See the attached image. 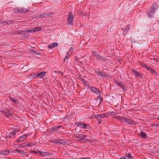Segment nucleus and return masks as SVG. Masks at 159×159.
Masks as SVG:
<instances>
[{"label":"nucleus","instance_id":"39","mask_svg":"<svg viewBox=\"0 0 159 159\" xmlns=\"http://www.w3.org/2000/svg\"><path fill=\"white\" fill-rule=\"evenodd\" d=\"M78 13H79V14L80 15H82L83 16L84 15V13H83V12H82L81 11H79L78 12Z\"/></svg>","mask_w":159,"mask_h":159},{"label":"nucleus","instance_id":"27","mask_svg":"<svg viewBox=\"0 0 159 159\" xmlns=\"http://www.w3.org/2000/svg\"><path fill=\"white\" fill-rule=\"evenodd\" d=\"M46 13L47 16L48 17L51 16H52L54 13L52 12H47Z\"/></svg>","mask_w":159,"mask_h":159},{"label":"nucleus","instance_id":"18","mask_svg":"<svg viewBox=\"0 0 159 159\" xmlns=\"http://www.w3.org/2000/svg\"><path fill=\"white\" fill-rule=\"evenodd\" d=\"M115 82L116 84L118 85L119 86L123 89H124L125 85H123L120 82L116 80L115 81Z\"/></svg>","mask_w":159,"mask_h":159},{"label":"nucleus","instance_id":"11","mask_svg":"<svg viewBox=\"0 0 159 159\" xmlns=\"http://www.w3.org/2000/svg\"><path fill=\"white\" fill-rule=\"evenodd\" d=\"M37 153L43 156H48L49 154V153L48 152H44L41 151H38L37 152Z\"/></svg>","mask_w":159,"mask_h":159},{"label":"nucleus","instance_id":"40","mask_svg":"<svg viewBox=\"0 0 159 159\" xmlns=\"http://www.w3.org/2000/svg\"><path fill=\"white\" fill-rule=\"evenodd\" d=\"M87 87H89H89H90V84H88V83H86L85 84H84Z\"/></svg>","mask_w":159,"mask_h":159},{"label":"nucleus","instance_id":"33","mask_svg":"<svg viewBox=\"0 0 159 159\" xmlns=\"http://www.w3.org/2000/svg\"><path fill=\"white\" fill-rule=\"evenodd\" d=\"M100 59L101 60L103 61H107L106 59L104 57H103V56H101V57L100 58Z\"/></svg>","mask_w":159,"mask_h":159},{"label":"nucleus","instance_id":"41","mask_svg":"<svg viewBox=\"0 0 159 159\" xmlns=\"http://www.w3.org/2000/svg\"><path fill=\"white\" fill-rule=\"evenodd\" d=\"M55 72L56 73H58L60 74L61 75H62V73L61 72H60V71L58 72L57 71H55Z\"/></svg>","mask_w":159,"mask_h":159},{"label":"nucleus","instance_id":"26","mask_svg":"<svg viewBox=\"0 0 159 159\" xmlns=\"http://www.w3.org/2000/svg\"><path fill=\"white\" fill-rule=\"evenodd\" d=\"M93 116H94L95 118H97L98 119V120L100 119V117H101V116L100 115V114H98V115H93Z\"/></svg>","mask_w":159,"mask_h":159},{"label":"nucleus","instance_id":"43","mask_svg":"<svg viewBox=\"0 0 159 159\" xmlns=\"http://www.w3.org/2000/svg\"><path fill=\"white\" fill-rule=\"evenodd\" d=\"M97 53H98L97 52H93V54L95 56H96V55H97Z\"/></svg>","mask_w":159,"mask_h":159},{"label":"nucleus","instance_id":"22","mask_svg":"<svg viewBox=\"0 0 159 159\" xmlns=\"http://www.w3.org/2000/svg\"><path fill=\"white\" fill-rule=\"evenodd\" d=\"M2 113L4 115L7 116V117H9L11 115L9 112H7L4 111H2Z\"/></svg>","mask_w":159,"mask_h":159},{"label":"nucleus","instance_id":"28","mask_svg":"<svg viewBox=\"0 0 159 159\" xmlns=\"http://www.w3.org/2000/svg\"><path fill=\"white\" fill-rule=\"evenodd\" d=\"M149 70L153 74H156V72L152 68L150 67Z\"/></svg>","mask_w":159,"mask_h":159},{"label":"nucleus","instance_id":"25","mask_svg":"<svg viewBox=\"0 0 159 159\" xmlns=\"http://www.w3.org/2000/svg\"><path fill=\"white\" fill-rule=\"evenodd\" d=\"M46 12H44L41 15L39 16V18H44L45 17L47 16L46 15Z\"/></svg>","mask_w":159,"mask_h":159},{"label":"nucleus","instance_id":"36","mask_svg":"<svg viewBox=\"0 0 159 159\" xmlns=\"http://www.w3.org/2000/svg\"><path fill=\"white\" fill-rule=\"evenodd\" d=\"M81 81L84 84H85L86 83V80L84 79H81Z\"/></svg>","mask_w":159,"mask_h":159},{"label":"nucleus","instance_id":"20","mask_svg":"<svg viewBox=\"0 0 159 159\" xmlns=\"http://www.w3.org/2000/svg\"><path fill=\"white\" fill-rule=\"evenodd\" d=\"M124 158L125 159H132V156L129 153L126 154Z\"/></svg>","mask_w":159,"mask_h":159},{"label":"nucleus","instance_id":"23","mask_svg":"<svg viewBox=\"0 0 159 159\" xmlns=\"http://www.w3.org/2000/svg\"><path fill=\"white\" fill-rule=\"evenodd\" d=\"M15 151L18 152L21 155H24L25 154V152L20 150H18L16 149Z\"/></svg>","mask_w":159,"mask_h":159},{"label":"nucleus","instance_id":"48","mask_svg":"<svg viewBox=\"0 0 159 159\" xmlns=\"http://www.w3.org/2000/svg\"><path fill=\"white\" fill-rule=\"evenodd\" d=\"M114 112H111V113H110V114L111 115H113L114 114Z\"/></svg>","mask_w":159,"mask_h":159},{"label":"nucleus","instance_id":"2","mask_svg":"<svg viewBox=\"0 0 159 159\" xmlns=\"http://www.w3.org/2000/svg\"><path fill=\"white\" fill-rule=\"evenodd\" d=\"M76 125L77 127L84 129H89L90 128L88 124L82 122L77 123Z\"/></svg>","mask_w":159,"mask_h":159},{"label":"nucleus","instance_id":"32","mask_svg":"<svg viewBox=\"0 0 159 159\" xmlns=\"http://www.w3.org/2000/svg\"><path fill=\"white\" fill-rule=\"evenodd\" d=\"M69 53H68V55H67V54H66V56L65 57L64 59V61H66L68 58V57H69Z\"/></svg>","mask_w":159,"mask_h":159},{"label":"nucleus","instance_id":"14","mask_svg":"<svg viewBox=\"0 0 159 159\" xmlns=\"http://www.w3.org/2000/svg\"><path fill=\"white\" fill-rule=\"evenodd\" d=\"M97 73L98 76H101L103 77H106V75L105 73L102 72L100 71H98L97 72Z\"/></svg>","mask_w":159,"mask_h":159},{"label":"nucleus","instance_id":"17","mask_svg":"<svg viewBox=\"0 0 159 159\" xmlns=\"http://www.w3.org/2000/svg\"><path fill=\"white\" fill-rule=\"evenodd\" d=\"M129 25H128L125 28V31L123 32V35H125L126 34L127 31H129Z\"/></svg>","mask_w":159,"mask_h":159},{"label":"nucleus","instance_id":"5","mask_svg":"<svg viewBox=\"0 0 159 159\" xmlns=\"http://www.w3.org/2000/svg\"><path fill=\"white\" fill-rule=\"evenodd\" d=\"M74 18V15L72 13L68 14L67 17V22L69 25L72 24V21Z\"/></svg>","mask_w":159,"mask_h":159},{"label":"nucleus","instance_id":"38","mask_svg":"<svg viewBox=\"0 0 159 159\" xmlns=\"http://www.w3.org/2000/svg\"><path fill=\"white\" fill-rule=\"evenodd\" d=\"M58 143L61 144H65L66 143V142L63 141L59 142Z\"/></svg>","mask_w":159,"mask_h":159},{"label":"nucleus","instance_id":"44","mask_svg":"<svg viewBox=\"0 0 159 159\" xmlns=\"http://www.w3.org/2000/svg\"><path fill=\"white\" fill-rule=\"evenodd\" d=\"M98 120V124H101L102 123V121L101 120H100V119L99 120Z\"/></svg>","mask_w":159,"mask_h":159},{"label":"nucleus","instance_id":"21","mask_svg":"<svg viewBox=\"0 0 159 159\" xmlns=\"http://www.w3.org/2000/svg\"><path fill=\"white\" fill-rule=\"evenodd\" d=\"M9 98L10 99L16 103H18L19 101L17 99H16L13 97H9Z\"/></svg>","mask_w":159,"mask_h":159},{"label":"nucleus","instance_id":"35","mask_svg":"<svg viewBox=\"0 0 159 159\" xmlns=\"http://www.w3.org/2000/svg\"><path fill=\"white\" fill-rule=\"evenodd\" d=\"M100 115L101 116V117H100L101 118H104L106 116L105 114H102L101 115Z\"/></svg>","mask_w":159,"mask_h":159},{"label":"nucleus","instance_id":"30","mask_svg":"<svg viewBox=\"0 0 159 159\" xmlns=\"http://www.w3.org/2000/svg\"><path fill=\"white\" fill-rule=\"evenodd\" d=\"M73 48L72 47H71L70 49L69 50V51L67 52V55L68 54V53H70V54L73 51Z\"/></svg>","mask_w":159,"mask_h":159},{"label":"nucleus","instance_id":"46","mask_svg":"<svg viewBox=\"0 0 159 159\" xmlns=\"http://www.w3.org/2000/svg\"><path fill=\"white\" fill-rule=\"evenodd\" d=\"M54 129H55L56 130H58V129H57V126H55L54 127Z\"/></svg>","mask_w":159,"mask_h":159},{"label":"nucleus","instance_id":"12","mask_svg":"<svg viewBox=\"0 0 159 159\" xmlns=\"http://www.w3.org/2000/svg\"><path fill=\"white\" fill-rule=\"evenodd\" d=\"M30 145L29 142H25L20 145V147L21 148H24L26 147H28Z\"/></svg>","mask_w":159,"mask_h":159},{"label":"nucleus","instance_id":"24","mask_svg":"<svg viewBox=\"0 0 159 159\" xmlns=\"http://www.w3.org/2000/svg\"><path fill=\"white\" fill-rule=\"evenodd\" d=\"M140 136L142 138L144 139H145L147 136L146 133L143 132H141Z\"/></svg>","mask_w":159,"mask_h":159},{"label":"nucleus","instance_id":"37","mask_svg":"<svg viewBox=\"0 0 159 159\" xmlns=\"http://www.w3.org/2000/svg\"><path fill=\"white\" fill-rule=\"evenodd\" d=\"M143 67L146 68L148 70H149V68H150V67L149 66H147L145 64H143Z\"/></svg>","mask_w":159,"mask_h":159},{"label":"nucleus","instance_id":"42","mask_svg":"<svg viewBox=\"0 0 159 159\" xmlns=\"http://www.w3.org/2000/svg\"><path fill=\"white\" fill-rule=\"evenodd\" d=\"M81 134H76L75 135V136L77 138H81V137H79V136H80Z\"/></svg>","mask_w":159,"mask_h":159},{"label":"nucleus","instance_id":"10","mask_svg":"<svg viewBox=\"0 0 159 159\" xmlns=\"http://www.w3.org/2000/svg\"><path fill=\"white\" fill-rule=\"evenodd\" d=\"M58 43L56 42H54L48 45V47L49 49H52L53 48L57 47L58 45Z\"/></svg>","mask_w":159,"mask_h":159},{"label":"nucleus","instance_id":"9","mask_svg":"<svg viewBox=\"0 0 159 159\" xmlns=\"http://www.w3.org/2000/svg\"><path fill=\"white\" fill-rule=\"evenodd\" d=\"M28 136V134H24L20 137L19 139L16 140V142L17 143H19L20 142H22L23 141L24 139H26Z\"/></svg>","mask_w":159,"mask_h":159},{"label":"nucleus","instance_id":"49","mask_svg":"<svg viewBox=\"0 0 159 159\" xmlns=\"http://www.w3.org/2000/svg\"><path fill=\"white\" fill-rule=\"evenodd\" d=\"M32 152L34 153H37V152H35V151H33Z\"/></svg>","mask_w":159,"mask_h":159},{"label":"nucleus","instance_id":"15","mask_svg":"<svg viewBox=\"0 0 159 159\" xmlns=\"http://www.w3.org/2000/svg\"><path fill=\"white\" fill-rule=\"evenodd\" d=\"M115 118L118 120H119L124 122L125 117L117 116H115Z\"/></svg>","mask_w":159,"mask_h":159},{"label":"nucleus","instance_id":"7","mask_svg":"<svg viewBox=\"0 0 159 159\" xmlns=\"http://www.w3.org/2000/svg\"><path fill=\"white\" fill-rule=\"evenodd\" d=\"M124 123H127L130 125H135L136 124L135 122H134L132 120L128 117H125V119H124Z\"/></svg>","mask_w":159,"mask_h":159},{"label":"nucleus","instance_id":"8","mask_svg":"<svg viewBox=\"0 0 159 159\" xmlns=\"http://www.w3.org/2000/svg\"><path fill=\"white\" fill-rule=\"evenodd\" d=\"M18 131L19 130L17 129H12L9 134V137L12 138H15L16 134Z\"/></svg>","mask_w":159,"mask_h":159},{"label":"nucleus","instance_id":"50","mask_svg":"<svg viewBox=\"0 0 159 159\" xmlns=\"http://www.w3.org/2000/svg\"><path fill=\"white\" fill-rule=\"evenodd\" d=\"M124 157H123L122 158H121L122 159H125V158H124Z\"/></svg>","mask_w":159,"mask_h":159},{"label":"nucleus","instance_id":"47","mask_svg":"<svg viewBox=\"0 0 159 159\" xmlns=\"http://www.w3.org/2000/svg\"><path fill=\"white\" fill-rule=\"evenodd\" d=\"M84 159H91L90 157L84 158Z\"/></svg>","mask_w":159,"mask_h":159},{"label":"nucleus","instance_id":"3","mask_svg":"<svg viewBox=\"0 0 159 159\" xmlns=\"http://www.w3.org/2000/svg\"><path fill=\"white\" fill-rule=\"evenodd\" d=\"M14 11L16 12H29V10L26 8H23L22 7H18V8H16L14 9Z\"/></svg>","mask_w":159,"mask_h":159},{"label":"nucleus","instance_id":"1","mask_svg":"<svg viewBox=\"0 0 159 159\" xmlns=\"http://www.w3.org/2000/svg\"><path fill=\"white\" fill-rule=\"evenodd\" d=\"M157 9V7L156 4H154L148 11V15L150 17H152L154 15L155 11Z\"/></svg>","mask_w":159,"mask_h":159},{"label":"nucleus","instance_id":"13","mask_svg":"<svg viewBox=\"0 0 159 159\" xmlns=\"http://www.w3.org/2000/svg\"><path fill=\"white\" fill-rule=\"evenodd\" d=\"M46 72H41L40 73H38L36 75V77L39 76L40 77L43 78L46 75Z\"/></svg>","mask_w":159,"mask_h":159},{"label":"nucleus","instance_id":"16","mask_svg":"<svg viewBox=\"0 0 159 159\" xmlns=\"http://www.w3.org/2000/svg\"><path fill=\"white\" fill-rule=\"evenodd\" d=\"M115 118L118 120H119L124 122L125 117L117 116H115Z\"/></svg>","mask_w":159,"mask_h":159},{"label":"nucleus","instance_id":"6","mask_svg":"<svg viewBox=\"0 0 159 159\" xmlns=\"http://www.w3.org/2000/svg\"><path fill=\"white\" fill-rule=\"evenodd\" d=\"M41 30V28L39 27H36L34 28H32V29H31L30 30H26L24 31V33L25 32H27V33H30L31 32H35L37 31H39L40 30Z\"/></svg>","mask_w":159,"mask_h":159},{"label":"nucleus","instance_id":"4","mask_svg":"<svg viewBox=\"0 0 159 159\" xmlns=\"http://www.w3.org/2000/svg\"><path fill=\"white\" fill-rule=\"evenodd\" d=\"M89 87V89H90L92 92L99 95V96L98 97V99L100 98L101 97V93L99 89H97V88L95 87Z\"/></svg>","mask_w":159,"mask_h":159},{"label":"nucleus","instance_id":"45","mask_svg":"<svg viewBox=\"0 0 159 159\" xmlns=\"http://www.w3.org/2000/svg\"><path fill=\"white\" fill-rule=\"evenodd\" d=\"M61 127V126H57V129H58L59 128H60Z\"/></svg>","mask_w":159,"mask_h":159},{"label":"nucleus","instance_id":"34","mask_svg":"<svg viewBox=\"0 0 159 159\" xmlns=\"http://www.w3.org/2000/svg\"><path fill=\"white\" fill-rule=\"evenodd\" d=\"M95 57L98 59H100L101 57V56L99 55L98 53L96 55Z\"/></svg>","mask_w":159,"mask_h":159},{"label":"nucleus","instance_id":"29","mask_svg":"<svg viewBox=\"0 0 159 159\" xmlns=\"http://www.w3.org/2000/svg\"><path fill=\"white\" fill-rule=\"evenodd\" d=\"M132 71L136 75H139V72L136 70H133Z\"/></svg>","mask_w":159,"mask_h":159},{"label":"nucleus","instance_id":"19","mask_svg":"<svg viewBox=\"0 0 159 159\" xmlns=\"http://www.w3.org/2000/svg\"><path fill=\"white\" fill-rule=\"evenodd\" d=\"M10 152L7 150L2 151L0 152V154L6 155L9 153Z\"/></svg>","mask_w":159,"mask_h":159},{"label":"nucleus","instance_id":"31","mask_svg":"<svg viewBox=\"0 0 159 159\" xmlns=\"http://www.w3.org/2000/svg\"><path fill=\"white\" fill-rule=\"evenodd\" d=\"M87 137V135H83V134H81V135L80 136H79V137H81V138H85Z\"/></svg>","mask_w":159,"mask_h":159}]
</instances>
